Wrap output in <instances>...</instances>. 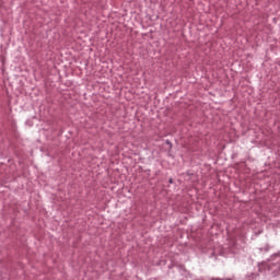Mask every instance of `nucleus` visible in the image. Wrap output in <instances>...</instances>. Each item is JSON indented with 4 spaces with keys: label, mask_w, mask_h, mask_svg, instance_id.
Wrapping results in <instances>:
<instances>
[{
    "label": "nucleus",
    "mask_w": 280,
    "mask_h": 280,
    "mask_svg": "<svg viewBox=\"0 0 280 280\" xmlns=\"http://www.w3.org/2000/svg\"><path fill=\"white\" fill-rule=\"evenodd\" d=\"M170 183H172V179L170 180Z\"/></svg>",
    "instance_id": "obj_1"
}]
</instances>
